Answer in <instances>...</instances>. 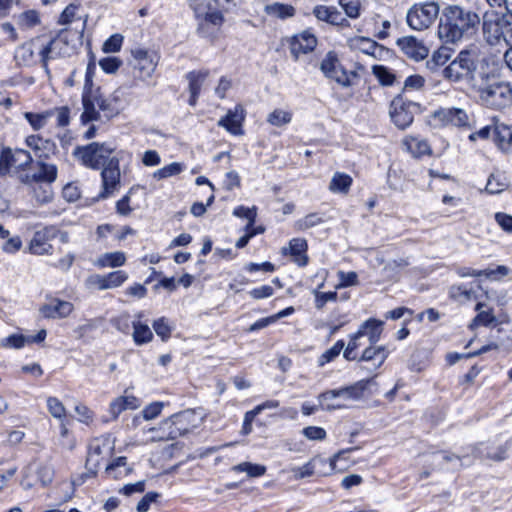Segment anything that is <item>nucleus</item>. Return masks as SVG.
<instances>
[{"label": "nucleus", "mask_w": 512, "mask_h": 512, "mask_svg": "<svg viewBox=\"0 0 512 512\" xmlns=\"http://www.w3.org/2000/svg\"><path fill=\"white\" fill-rule=\"evenodd\" d=\"M339 5L350 18H357L360 15L361 0H338Z\"/></svg>", "instance_id": "obj_50"}, {"label": "nucleus", "mask_w": 512, "mask_h": 512, "mask_svg": "<svg viewBox=\"0 0 512 512\" xmlns=\"http://www.w3.org/2000/svg\"><path fill=\"white\" fill-rule=\"evenodd\" d=\"M307 250V242L303 238H293L289 242L288 247L282 248V253L284 255H291L294 259V262L299 266H305L308 262V258L305 254Z\"/></svg>", "instance_id": "obj_28"}, {"label": "nucleus", "mask_w": 512, "mask_h": 512, "mask_svg": "<svg viewBox=\"0 0 512 512\" xmlns=\"http://www.w3.org/2000/svg\"><path fill=\"white\" fill-rule=\"evenodd\" d=\"M317 461H320L322 463L325 462L323 459L313 458L301 467H293L291 469V472L293 473L294 478L295 479H304L307 477H311L315 472V467H316Z\"/></svg>", "instance_id": "obj_45"}, {"label": "nucleus", "mask_w": 512, "mask_h": 512, "mask_svg": "<svg viewBox=\"0 0 512 512\" xmlns=\"http://www.w3.org/2000/svg\"><path fill=\"white\" fill-rule=\"evenodd\" d=\"M163 406L164 404L162 402H153L149 404L142 410L141 415H137L133 418V425L138 426L140 424L141 418L148 421L155 419L160 415Z\"/></svg>", "instance_id": "obj_42"}, {"label": "nucleus", "mask_w": 512, "mask_h": 512, "mask_svg": "<svg viewBox=\"0 0 512 512\" xmlns=\"http://www.w3.org/2000/svg\"><path fill=\"white\" fill-rule=\"evenodd\" d=\"M345 344L343 340H338L330 349L326 350L318 360V364L320 367L325 364L333 361L336 357L339 356L340 352L343 350Z\"/></svg>", "instance_id": "obj_47"}, {"label": "nucleus", "mask_w": 512, "mask_h": 512, "mask_svg": "<svg viewBox=\"0 0 512 512\" xmlns=\"http://www.w3.org/2000/svg\"><path fill=\"white\" fill-rule=\"evenodd\" d=\"M352 183L353 179L350 175L342 172H336L333 175L328 188L332 193L347 194Z\"/></svg>", "instance_id": "obj_36"}, {"label": "nucleus", "mask_w": 512, "mask_h": 512, "mask_svg": "<svg viewBox=\"0 0 512 512\" xmlns=\"http://www.w3.org/2000/svg\"><path fill=\"white\" fill-rule=\"evenodd\" d=\"M82 105L81 121L83 123L100 120L99 111L104 112L106 117H111L115 114L111 103L101 93L100 87L95 86L89 78L84 83Z\"/></svg>", "instance_id": "obj_5"}, {"label": "nucleus", "mask_w": 512, "mask_h": 512, "mask_svg": "<svg viewBox=\"0 0 512 512\" xmlns=\"http://www.w3.org/2000/svg\"><path fill=\"white\" fill-rule=\"evenodd\" d=\"M320 69L327 78L336 81L343 87L351 86L352 79L356 77L355 72L347 71L344 69L339 59L333 52H329L325 56L321 62Z\"/></svg>", "instance_id": "obj_12"}, {"label": "nucleus", "mask_w": 512, "mask_h": 512, "mask_svg": "<svg viewBox=\"0 0 512 512\" xmlns=\"http://www.w3.org/2000/svg\"><path fill=\"white\" fill-rule=\"evenodd\" d=\"M33 158L29 151L24 149L3 148L0 154V176L8 174L12 169L26 170Z\"/></svg>", "instance_id": "obj_11"}, {"label": "nucleus", "mask_w": 512, "mask_h": 512, "mask_svg": "<svg viewBox=\"0 0 512 512\" xmlns=\"http://www.w3.org/2000/svg\"><path fill=\"white\" fill-rule=\"evenodd\" d=\"M233 470L246 472L250 477H259L265 474L266 467L259 464L250 462H243L233 467Z\"/></svg>", "instance_id": "obj_49"}, {"label": "nucleus", "mask_w": 512, "mask_h": 512, "mask_svg": "<svg viewBox=\"0 0 512 512\" xmlns=\"http://www.w3.org/2000/svg\"><path fill=\"white\" fill-rule=\"evenodd\" d=\"M323 222V219L317 213H311L298 220L295 224L296 229L306 230Z\"/></svg>", "instance_id": "obj_54"}, {"label": "nucleus", "mask_w": 512, "mask_h": 512, "mask_svg": "<svg viewBox=\"0 0 512 512\" xmlns=\"http://www.w3.org/2000/svg\"><path fill=\"white\" fill-rule=\"evenodd\" d=\"M292 120V113L282 109H275L267 116V122L272 126L282 127Z\"/></svg>", "instance_id": "obj_44"}, {"label": "nucleus", "mask_w": 512, "mask_h": 512, "mask_svg": "<svg viewBox=\"0 0 512 512\" xmlns=\"http://www.w3.org/2000/svg\"><path fill=\"white\" fill-rule=\"evenodd\" d=\"M183 171V165L178 162L171 163L158 169L153 173V178L162 180L180 174Z\"/></svg>", "instance_id": "obj_46"}, {"label": "nucleus", "mask_w": 512, "mask_h": 512, "mask_svg": "<svg viewBox=\"0 0 512 512\" xmlns=\"http://www.w3.org/2000/svg\"><path fill=\"white\" fill-rule=\"evenodd\" d=\"M149 431L155 433L151 437L152 441H168L182 436L172 416L163 420L158 427L150 428Z\"/></svg>", "instance_id": "obj_27"}, {"label": "nucleus", "mask_w": 512, "mask_h": 512, "mask_svg": "<svg viewBox=\"0 0 512 512\" xmlns=\"http://www.w3.org/2000/svg\"><path fill=\"white\" fill-rule=\"evenodd\" d=\"M234 6L232 0H190V7L198 20V32L210 37L225 22V14Z\"/></svg>", "instance_id": "obj_3"}, {"label": "nucleus", "mask_w": 512, "mask_h": 512, "mask_svg": "<svg viewBox=\"0 0 512 512\" xmlns=\"http://www.w3.org/2000/svg\"><path fill=\"white\" fill-rule=\"evenodd\" d=\"M74 309L72 303L60 299H54L40 308V313L45 318H65Z\"/></svg>", "instance_id": "obj_26"}, {"label": "nucleus", "mask_w": 512, "mask_h": 512, "mask_svg": "<svg viewBox=\"0 0 512 512\" xmlns=\"http://www.w3.org/2000/svg\"><path fill=\"white\" fill-rule=\"evenodd\" d=\"M14 60L19 67H31L39 62L46 75L50 76V69L48 64H46L42 37H35L18 46L14 53Z\"/></svg>", "instance_id": "obj_8"}, {"label": "nucleus", "mask_w": 512, "mask_h": 512, "mask_svg": "<svg viewBox=\"0 0 512 512\" xmlns=\"http://www.w3.org/2000/svg\"><path fill=\"white\" fill-rule=\"evenodd\" d=\"M403 145L406 147L407 151L410 152L415 158L429 155L431 153L428 142L417 137H406L403 140Z\"/></svg>", "instance_id": "obj_34"}, {"label": "nucleus", "mask_w": 512, "mask_h": 512, "mask_svg": "<svg viewBox=\"0 0 512 512\" xmlns=\"http://www.w3.org/2000/svg\"><path fill=\"white\" fill-rule=\"evenodd\" d=\"M372 381V379H363L347 387L326 391L319 395V400L321 404L337 397L355 401L360 400Z\"/></svg>", "instance_id": "obj_13"}, {"label": "nucleus", "mask_w": 512, "mask_h": 512, "mask_svg": "<svg viewBox=\"0 0 512 512\" xmlns=\"http://www.w3.org/2000/svg\"><path fill=\"white\" fill-rule=\"evenodd\" d=\"M349 46L355 51H359L374 57L376 56L377 51H381L383 49V47L377 42L365 37H355L350 39Z\"/></svg>", "instance_id": "obj_32"}, {"label": "nucleus", "mask_w": 512, "mask_h": 512, "mask_svg": "<svg viewBox=\"0 0 512 512\" xmlns=\"http://www.w3.org/2000/svg\"><path fill=\"white\" fill-rule=\"evenodd\" d=\"M361 333L362 332L357 331L356 333H354L353 335L350 336V341H349L346 349L343 352V356L346 360L353 361V360L357 359L354 351L359 346H361V342H360V339L362 338Z\"/></svg>", "instance_id": "obj_51"}, {"label": "nucleus", "mask_w": 512, "mask_h": 512, "mask_svg": "<svg viewBox=\"0 0 512 512\" xmlns=\"http://www.w3.org/2000/svg\"><path fill=\"white\" fill-rule=\"evenodd\" d=\"M507 186L508 183L504 175L500 173H492L487 180L485 190L489 194H498L504 191Z\"/></svg>", "instance_id": "obj_41"}, {"label": "nucleus", "mask_w": 512, "mask_h": 512, "mask_svg": "<svg viewBox=\"0 0 512 512\" xmlns=\"http://www.w3.org/2000/svg\"><path fill=\"white\" fill-rule=\"evenodd\" d=\"M38 171L32 176L26 175L22 182L26 184H31L32 182H45L52 183L57 178V166L52 163L44 162L43 160L37 161Z\"/></svg>", "instance_id": "obj_25"}, {"label": "nucleus", "mask_w": 512, "mask_h": 512, "mask_svg": "<svg viewBox=\"0 0 512 512\" xmlns=\"http://www.w3.org/2000/svg\"><path fill=\"white\" fill-rule=\"evenodd\" d=\"M493 142L502 153L512 155V125L495 122L493 125Z\"/></svg>", "instance_id": "obj_20"}, {"label": "nucleus", "mask_w": 512, "mask_h": 512, "mask_svg": "<svg viewBox=\"0 0 512 512\" xmlns=\"http://www.w3.org/2000/svg\"><path fill=\"white\" fill-rule=\"evenodd\" d=\"M47 408L49 413L56 419L64 421L66 417V409L63 403L56 397L47 398Z\"/></svg>", "instance_id": "obj_48"}, {"label": "nucleus", "mask_w": 512, "mask_h": 512, "mask_svg": "<svg viewBox=\"0 0 512 512\" xmlns=\"http://www.w3.org/2000/svg\"><path fill=\"white\" fill-rule=\"evenodd\" d=\"M510 20L503 14H487L484 17L483 33L485 39L491 45L499 44L506 40Z\"/></svg>", "instance_id": "obj_10"}, {"label": "nucleus", "mask_w": 512, "mask_h": 512, "mask_svg": "<svg viewBox=\"0 0 512 512\" xmlns=\"http://www.w3.org/2000/svg\"><path fill=\"white\" fill-rule=\"evenodd\" d=\"M126 262V256L123 252L105 253L98 259V265L101 267H120Z\"/></svg>", "instance_id": "obj_43"}, {"label": "nucleus", "mask_w": 512, "mask_h": 512, "mask_svg": "<svg viewBox=\"0 0 512 512\" xmlns=\"http://www.w3.org/2000/svg\"><path fill=\"white\" fill-rule=\"evenodd\" d=\"M483 306V303H478L476 305L475 310L478 311V314L474 318L473 324H481L487 326L495 321V316L493 315L492 309L483 311L481 310Z\"/></svg>", "instance_id": "obj_53"}, {"label": "nucleus", "mask_w": 512, "mask_h": 512, "mask_svg": "<svg viewBox=\"0 0 512 512\" xmlns=\"http://www.w3.org/2000/svg\"><path fill=\"white\" fill-rule=\"evenodd\" d=\"M128 279V274L123 270H117L107 275H93L89 277L90 285L99 290L113 289L121 286Z\"/></svg>", "instance_id": "obj_19"}, {"label": "nucleus", "mask_w": 512, "mask_h": 512, "mask_svg": "<svg viewBox=\"0 0 512 512\" xmlns=\"http://www.w3.org/2000/svg\"><path fill=\"white\" fill-rule=\"evenodd\" d=\"M133 471V467L128 464L124 456L117 457L105 468V473L113 479H122L127 477Z\"/></svg>", "instance_id": "obj_30"}, {"label": "nucleus", "mask_w": 512, "mask_h": 512, "mask_svg": "<svg viewBox=\"0 0 512 512\" xmlns=\"http://www.w3.org/2000/svg\"><path fill=\"white\" fill-rule=\"evenodd\" d=\"M156 334L161 337L163 341H166L170 338L172 327L170 326L168 320L165 317H161L155 320L152 324Z\"/></svg>", "instance_id": "obj_52"}, {"label": "nucleus", "mask_w": 512, "mask_h": 512, "mask_svg": "<svg viewBox=\"0 0 512 512\" xmlns=\"http://www.w3.org/2000/svg\"><path fill=\"white\" fill-rule=\"evenodd\" d=\"M372 73L382 86H392L397 79L393 71L384 65H373Z\"/></svg>", "instance_id": "obj_40"}, {"label": "nucleus", "mask_w": 512, "mask_h": 512, "mask_svg": "<svg viewBox=\"0 0 512 512\" xmlns=\"http://www.w3.org/2000/svg\"><path fill=\"white\" fill-rule=\"evenodd\" d=\"M49 111L53 112V116L57 117L58 126L65 127L69 124L70 109L67 106L57 107Z\"/></svg>", "instance_id": "obj_58"}, {"label": "nucleus", "mask_w": 512, "mask_h": 512, "mask_svg": "<svg viewBox=\"0 0 512 512\" xmlns=\"http://www.w3.org/2000/svg\"><path fill=\"white\" fill-rule=\"evenodd\" d=\"M233 214L237 217L246 218L248 220V225L246 227V230H249L252 228L256 221V208H246L244 206H239L234 209Z\"/></svg>", "instance_id": "obj_55"}, {"label": "nucleus", "mask_w": 512, "mask_h": 512, "mask_svg": "<svg viewBox=\"0 0 512 512\" xmlns=\"http://www.w3.org/2000/svg\"><path fill=\"white\" fill-rule=\"evenodd\" d=\"M132 327V337L136 345L149 343L153 339V333L147 324L142 323L140 320H134Z\"/></svg>", "instance_id": "obj_38"}, {"label": "nucleus", "mask_w": 512, "mask_h": 512, "mask_svg": "<svg viewBox=\"0 0 512 512\" xmlns=\"http://www.w3.org/2000/svg\"><path fill=\"white\" fill-rule=\"evenodd\" d=\"M383 322L376 319H368L359 328L361 336H367L369 343L375 345L381 336Z\"/></svg>", "instance_id": "obj_33"}, {"label": "nucleus", "mask_w": 512, "mask_h": 512, "mask_svg": "<svg viewBox=\"0 0 512 512\" xmlns=\"http://www.w3.org/2000/svg\"><path fill=\"white\" fill-rule=\"evenodd\" d=\"M245 119L244 109L241 105H237L218 121V126L225 128L233 135H242V123Z\"/></svg>", "instance_id": "obj_23"}, {"label": "nucleus", "mask_w": 512, "mask_h": 512, "mask_svg": "<svg viewBox=\"0 0 512 512\" xmlns=\"http://www.w3.org/2000/svg\"><path fill=\"white\" fill-rule=\"evenodd\" d=\"M449 60V55L445 51H436L433 53L430 60L427 61V66L430 69H435L438 66L444 65Z\"/></svg>", "instance_id": "obj_63"}, {"label": "nucleus", "mask_w": 512, "mask_h": 512, "mask_svg": "<svg viewBox=\"0 0 512 512\" xmlns=\"http://www.w3.org/2000/svg\"><path fill=\"white\" fill-rule=\"evenodd\" d=\"M19 20H20V24L27 28L33 27L40 22L39 15L34 10H29V11L22 13L19 16Z\"/></svg>", "instance_id": "obj_60"}, {"label": "nucleus", "mask_w": 512, "mask_h": 512, "mask_svg": "<svg viewBox=\"0 0 512 512\" xmlns=\"http://www.w3.org/2000/svg\"><path fill=\"white\" fill-rule=\"evenodd\" d=\"M397 45L405 55L415 61L423 60L428 56V48L413 36L399 38Z\"/></svg>", "instance_id": "obj_21"}, {"label": "nucleus", "mask_w": 512, "mask_h": 512, "mask_svg": "<svg viewBox=\"0 0 512 512\" xmlns=\"http://www.w3.org/2000/svg\"><path fill=\"white\" fill-rule=\"evenodd\" d=\"M159 60L160 55L155 50L140 47L132 49L128 63L132 68L133 78L150 86Z\"/></svg>", "instance_id": "obj_6"}, {"label": "nucleus", "mask_w": 512, "mask_h": 512, "mask_svg": "<svg viewBox=\"0 0 512 512\" xmlns=\"http://www.w3.org/2000/svg\"><path fill=\"white\" fill-rule=\"evenodd\" d=\"M317 45L316 36L310 31H303L295 35L290 43L292 55L297 59L300 54H306L314 50Z\"/></svg>", "instance_id": "obj_24"}, {"label": "nucleus", "mask_w": 512, "mask_h": 512, "mask_svg": "<svg viewBox=\"0 0 512 512\" xmlns=\"http://www.w3.org/2000/svg\"><path fill=\"white\" fill-rule=\"evenodd\" d=\"M339 284L337 288H344L358 284V276L355 272H338Z\"/></svg>", "instance_id": "obj_59"}, {"label": "nucleus", "mask_w": 512, "mask_h": 512, "mask_svg": "<svg viewBox=\"0 0 512 512\" xmlns=\"http://www.w3.org/2000/svg\"><path fill=\"white\" fill-rule=\"evenodd\" d=\"M432 118L443 125L465 127L469 125V116L461 108H440L433 112Z\"/></svg>", "instance_id": "obj_17"}, {"label": "nucleus", "mask_w": 512, "mask_h": 512, "mask_svg": "<svg viewBox=\"0 0 512 512\" xmlns=\"http://www.w3.org/2000/svg\"><path fill=\"white\" fill-rule=\"evenodd\" d=\"M99 65L106 73H115L120 66L122 61L117 57H105L99 61Z\"/></svg>", "instance_id": "obj_56"}, {"label": "nucleus", "mask_w": 512, "mask_h": 512, "mask_svg": "<svg viewBox=\"0 0 512 512\" xmlns=\"http://www.w3.org/2000/svg\"><path fill=\"white\" fill-rule=\"evenodd\" d=\"M476 60L477 55L474 51L463 50L442 70V76L451 82L465 81L476 87L479 82H486L489 78L488 74L479 68Z\"/></svg>", "instance_id": "obj_4"}, {"label": "nucleus", "mask_w": 512, "mask_h": 512, "mask_svg": "<svg viewBox=\"0 0 512 512\" xmlns=\"http://www.w3.org/2000/svg\"><path fill=\"white\" fill-rule=\"evenodd\" d=\"M42 44L46 64H48L50 60L69 56L73 50V48L68 43L66 30H61L56 37L50 40H46L44 37H42Z\"/></svg>", "instance_id": "obj_14"}, {"label": "nucleus", "mask_w": 512, "mask_h": 512, "mask_svg": "<svg viewBox=\"0 0 512 512\" xmlns=\"http://www.w3.org/2000/svg\"><path fill=\"white\" fill-rule=\"evenodd\" d=\"M264 11L268 16L281 20L293 17L296 12L292 5L278 2L266 5Z\"/></svg>", "instance_id": "obj_35"}, {"label": "nucleus", "mask_w": 512, "mask_h": 512, "mask_svg": "<svg viewBox=\"0 0 512 512\" xmlns=\"http://www.w3.org/2000/svg\"><path fill=\"white\" fill-rule=\"evenodd\" d=\"M190 99L189 104L195 106L201 86L207 77V72H191L188 74Z\"/></svg>", "instance_id": "obj_37"}, {"label": "nucleus", "mask_w": 512, "mask_h": 512, "mask_svg": "<svg viewBox=\"0 0 512 512\" xmlns=\"http://www.w3.org/2000/svg\"><path fill=\"white\" fill-rule=\"evenodd\" d=\"M388 357V351L384 346H374L370 344L369 347H367L361 357L359 358V362H370V361H377V364L374 365V370L378 369L382 364L385 362L386 358Z\"/></svg>", "instance_id": "obj_31"}, {"label": "nucleus", "mask_w": 512, "mask_h": 512, "mask_svg": "<svg viewBox=\"0 0 512 512\" xmlns=\"http://www.w3.org/2000/svg\"><path fill=\"white\" fill-rule=\"evenodd\" d=\"M123 37L119 34H114L109 37L103 44V51L106 53L118 52L122 46Z\"/></svg>", "instance_id": "obj_57"}, {"label": "nucleus", "mask_w": 512, "mask_h": 512, "mask_svg": "<svg viewBox=\"0 0 512 512\" xmlns=\"http://www.w3.org/2000/svg\"><path fill=\"white\" fill-rule=\"evenodd\" d=\"M73 157L86 168L101 169L102 190L100 199L110 197L120 187V159L116 155V147L106 142H92L76 146Z\"/></svg>", "instance_id": "obj_1"}, {"label": "nucleus", "mask_w": 512, "mask_h": 512, "mask_svg": "<svg viewBox=\"0 0 512 512\" xmlns=\"http://www.w3.org/2000/svg\"><path fill=\"white\" fill-rule=\"evenodd\" d=\"M495 221L507 233H512V216L503 212L495 214Z\"/></svg>", "instance_id": "obj_64"}, {"label": "nucleus", "mask_w": 512, "mask_h": 512, "mask_svg": "<svg viewBox=\"0 0 512 512\" xmlns=\"http://www.w3.org/2000/svg\"><path fill=\"white\" fill-rule=\"evenodd\" d=\"M439 14V6L435 2L413 5L407 12V23L414 30H424L432 25Z\"/></svg>", "instance_id": "obj_9"}, {"label": "nucleus", "mask_w": 512, "mask_h": 512, "mask_svg": "<svg viewBox=\"0 0 512 512\" xmlns=\"http://www.w3.org/2000/svg\"><path fill=\"white\" fill-rule=\"evenodd\" d=\"M303 435L309 440H324L326 431L321 427L308 426L302 430Z\"/></svg>", "instance_id": "obj_62"}, {"label": "nucleus", "mask_w": 512, "mask_h": 512, "mask_svg": "<svg viewBox=\"0 0 512 512\" xmlns=\"http://www.w3.org/2000/svg\"><path fill=\"white\" fill-rule=\"evenodd\" d=\"M172 417L182 436L200 426L204 418L201 413L193 409L181 411Z\"/></svg>", "instance_id": "obj_22"}, {"label": "nucleus", "mask_w": 512, "mask_h": 512, "mask_svg": "<svg viewBox=\"0 0 512 512\" xmlns=\"http://www.w3.org/2000/svg\"><path fill=\"white\" fill-rule=\"evenodd\" d=\"M479 82L477 89L480 103L490 109L503 110L512 105V88L503 82H495L485 87Z\"/></svg>", "instance_id": "obj_7"}, {"label": "nucleus", "mask_w": 512, "mask_h": 512, "mask_svg": "<svg viewBox=\"0 0 512 512\" xmlns=\"http://www.w3.org/2000/svg\"><path fill=\"white\" fill-rule=\"evenodd\" d=\"M75 412L78 415V420L85 424H90L93 421V411L84 404H78L75 406Z\"/></svg>", "instance_id": "obj_61"}, {"label": "nucleus", "mask_w": 512, "mask_h": 512, "mask_svg": "<svg viewBox=\"0 0 512 512\" xmlns=\"http://www.w3.org/2000/svg\"><path fill=\"white\" fill-rule=\"evenodd\" d=\"M58 235L54 226H46L33 234L29 243V251L34 255H48L52 253L53 246L50 241Z\"/></svg>", "instance_id": "obj_15"}, {"label": "nucleus", "mask_w": 512, "mask_h": 512, "mask_svg": "<svg viewBox=\"0 0 512 512\" xmlns=\"http://www.w3.org/2000/svg\"><path fill=\"white\" fill-rule=\"evenodd\" d=\"M412 108H414V104L410 102L406 103L400 97L395 98L392 101L390 106V117L399 129L403 130L413 122L414 114Z\"/></svg>", "instance_id": "obj_16"}, {"label": "nucleus", "mask_w": 512, "mask_h": 512, "mask_svg": "<svg viewBox=\"0 0 512 512\" xmlns=\"http://www.w3.org/2000/svg\"><path fill=\"white\" fill-rule=\"evenodd\" d=\"M26 145L33 151L39 160L49 159L57 152V145L50 139H44L39 135H30L25 139Z\"/></svg>", "instance_id": "obj_18"}, {"label": "nucleus", "mask_w": 512, "mask_h": 512, "mask_svg": "<svg viewBox=\"0 0 512 512\" xmlns=\"http://www.w3.org/2000/svg\"><path fill=\"white\" fill-rule=\"evenodd\" d=\"M53 116V112L43 111L41 113L25 112L24 118L31 125L33 130L38 131L44 128L49 119Z\"/></svg>", "instance_id": "obj_39"}, {"label": "nucleus", "mask_w": 512, "mask_h": 512, "mask_svg": "<svg viewBox=\"0 0 512 512\" xmlns=\"http://www.w3.org/2000/svg\"><path fill=\"white\" fill-rule=\"evenodd\" d=\"M480 25V16L470 7L448 5L441 13L438 35L446 43H455L473 35Z\"/></svg>", "instance_id": "obj_2"}, {"label": "nucleus", "mask_w": 512, "mask_h": 512, "mask_svg": "<svg viewBox=\"0 0 512 512\" xmlns=\"http://www.w3.org/2000/svg\"><path fill=\"white\" fill-rule=\"evenodd\" d=\"M508 447L500 445L497 447H473L472 454L481 459H489L492 461L500 462L506 459Z\"/></svg>", "instance_id": "obj_29"}]
</instances>
